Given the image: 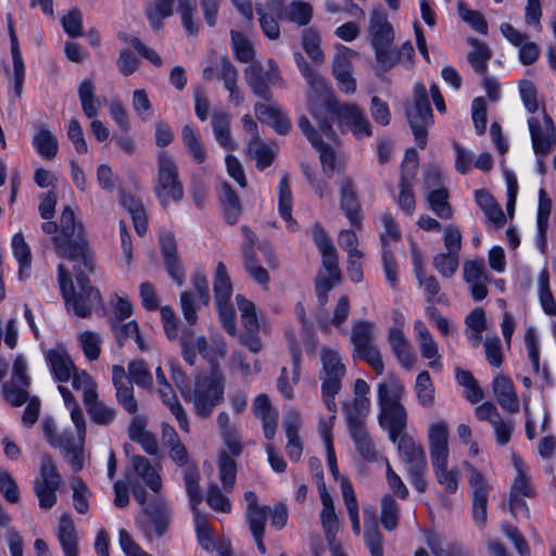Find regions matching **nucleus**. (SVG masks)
Segmentation results:
<instances>
[{"label":"nucleus","mask_w":556,"mask_h":556,"mask_svg":"<svg viewBox=\"0 0 556 556\" xmlns=\"http://www.w3.org/2000/svg\"><path fill=\"white\" fill-rule=\"evenodd\" d=\"M320 131L333 140L337 135L332 127L336 117L342 132L351 131L357 139L372 136V126L366 113L356 103H340L332 91L309 111Z\"/></svg>","instance_id":"1"},{"label":"nucleus","mask_w":556,"mask_h":556,"mask_svg":"<svg viewBox=\"0 0 556 556\" xmlns=\"http://www.w3.org/2000/svg\"><path fill=\"white\" fill-rule=\"evenodd\" d=\"M59 236L53 237L55 253L62 258L72 262H81L88 273H93L96 268V258L89 248L85 236L84 226L75 218L71 206H65L60 216Z\"/></svg>","instance_id":"2"},{"label":"nucleus","mask_w":556,"mask_h":556,"mask_svg":"<svg viewBox=\"0 0 556 556\" xmlns=\"http://www.w3.org/2000/svg\"><path fill=\"white\" fill-rule=\"evenodd\" d=\"M74 275L78 286L75 290L72 275L64 264L58 266L60 289L65 301L66 309L81 318L89 317L96 304H101L102 296L98 289L91 286L88 271L81 262L75 263Z\"/></svg>","instance_id":"3"},{"label":"nucleus","mask_w":556,"mask_h":556,"mask_svg":"<svg viewBox=\"0 0 556 556\" xmlns=\"http://www.w3.org/2000/svg\"><path fill=\"white\" fill-rule=\"evenodd\" d=\"M404 386L393 375L378 386V401L380 406L379 425L389 432L392 442L407 432V412L401 403Z\"/></svg>","instance_id":"4"},{"label":"nucleus","mask_w":556,"mask_h":556,"mask_svg":"<svg viewBox=\"0 0 556 556\" xmlns=\"http://www.w3.org/2000/svg\"><path fill=\"white\" fill-rule=\"evenodd\" d=\"M226 377L219 365H214L208 376L198 375L190 391H184V400L191 402L194 413L208 419L216 406L224 402Z\"/></svg>","instance_id":"5"},{"label":"nucleus","mask_w":556,"mask_h":556,"mask_svg":"<svg viewBox=\"0 0 556 556\" xmlns=\"http://www.w3.org/2000/svg\"><path fill=\"white\" fill-rule=\"evenodd\" d=\"M368 35L379 67L382 71L393 68L395 56L391 52V47L394 42V29L387 14L379 9L370 12Z\"/></svg>","instance_id":"6"},{"label":"nucleus","mask_w":556,"mask_h":556,"mask_svg":"<svg viewBox=\"0 0 556 556\" xmlns=\"http://www.w3.org/2000/svg\"><path fill=\"white\" fill-rule=\"evenodd\" d=\"M155 197L164 208L169 201L179 202L184 198V186L174 157L165 150L157 154V177L153 187Z\"/></svg>","instance_id":"7"},{"label":"nucleus","mask_w":556,"mask_h":556,"mask_svg":"<svg viewBox=\"0 0 556 556\" xmlns=\"http://www.w3.org/2000/svg\"><path fill=\"white\" fill-rule=\"evenodd\" d=\"M405 113L417 146L425 149L428 141V128L433 123V114L424 84L415 85L414 102L406 105Z\"/></svg>","instance_id":"8"},{"label":"nucleus","mask_w":556,"mask_h":556,"mask_svg":"<svg viewBox=\"0 0 556 556\" xmlns=\"http://www.w3.org/2000/svg\"><path fill=\"white\" fill-rule=\"evenodd\" d=\"M172 510L165 498L157 496L141 508L137 517V525L148 540L152 539V532L159 538L163 536L169 527Z\"/></svg>","instance_id":"9"},{"label":"nucleus","mask_w":556,"mask_h":556,"mask_svg":"<svg viewBox=\"0 0 556 556\" xmlns=\"http://www.w3.org/2000/svg\"><path fill=\"white\" fill-rule=\"evenodd\" d=\"M244 80L252 93L270 103L274 99L271 87L280 79L279 70L264 71L261 62H253L243 72Z\"/></svg>","instance_id":"10"},{"label":"nucleus","mask_w":556,"mask_h":556,"mask_svg":"<svg viewBox=\"0 0 556 556\" xmlns=\"http://www.w3.org/2000/svg\"><path fill=\"white\" fill-rule=\"evenodd\" d=\"M528 126L534 153L545 157L556 146V129L552 117L544 111V127L535 117L528 119Z\"/></svg>","instance_id":"11"},{"label":"nucleus","mask_w":556,"mask_h":556,"mask_svg":"<svg viewBox=\"0 0 556 556\" xmlns=\"http://www.w3.org/2000/svg\"><path fill=\"white\" fill-rule=\"evenodd\" d=\"M293 56L301 74L309 85V91L307 92V106L308 111H311L315 104H318L328 93L331 92V89L327 81L309 66L300 52H295Z\"/></svg>","instance_id":"12"},{"label":"nucleus","mask_w":556,"mask_h":556,"mask_svg":"<svg viewBox=\"0 0 556 556\" xmlns=\"http://www.w3.org/2000/svg\"><path fill=\"white\" fill-rule=\"evenodd\" d=\"M76 434L72 430H64L61 433L56 432L55 425L51 418H46L42 421V431L48 443L54 447L65 451L80 443L85 442L86 438V421L83 419L80 424H74Z\"/></svg>","instance_id":"13"},{"label":"nucleus","mask_w":556,"mask_h":556,"mask_svg":"<svg viewBox=\"0 0 556 556\" xmlns=\"http://www.w3.org/2000/svg\"><path fill=\"white\" fill-rule=\"evenodd\" d=\"M468 482L472 488V514L475 520L482 527L486 521L488 496L491 485L477 468L471 465H468Z\"/></svg>","instance_id":"14"},{"label":"nucleus","mask_w":556,"mask_h":556,"mask_svg":"<svg viewBox=\"0 0 556 556\" xmlns=\"http://www.w3.org/2000/svg\"><path fill=\"white\" fill-rule=\"evenodd\" d=\"M429 450L433 470L446 468L448 459V430L444 421L429 428Z\"/></svg>","instance_id":"15"},{"label":"nucleus","mask_w":556,"mask_h":556,"mask_svg":"<svg viewBox=\"0 0 556 556\" xmlns=\"http://www.w3.org/2000/svg\"><path fill=\"white\" fill-rule=\"evenodd\" d=\"M112 381L115 389L117 404L129 415H136L139 410L138 401L134 394V386L126 375L123 366L112 367Z\"/></svg>","instance_id":"16"},{"label":"nucleus","mask_w":556,"mask_h":556,"mask_svg":"<svg viewBox=\"0 0 556 556\" xmlns=\"http://www.w3.org/2000/svg\"><path fill=\"white\" fill-rule=\"evenodd\" d=\"M323 369L319 378L321 387H328L331 390L342 387V379L345 375V366L341 362L339 354L330 349H323L321 354Z\"/></svg>","instance_id":"17"},{"label":"nucleus","mask_w":556,"mask_h":556,"mask_svg":"<svg viewBox=\"0 0 556 556\" xmlns=\"http://www.w3.org/2000/svg\"><path fill=\"white\" fill-rule=\"evenodd\" d=\"M348 430L359 457L368 463L376 462L378 459V451L365 425H361L357 420L352 419L349 421Z\"/></svg>","instance_id":"18"},{"label":"nucleus","mask_w":556,"mask_h":556,"mask_svg":"<svg viewBox=\"0 0 556 556\" xmlns=\"http://www.w3.org/2000/svg\"><path fill=\"white\" fill-rule=\"evenodd\" d=\"M254 113L261 123L268 124L279 135H287L291 129L290 119L285 116L280 106L276 103L256 102Z\"/></svg>","instance_id":"19"},{"label":"nucleus","mask_w":556,"mask_h":556,"mask_svg":"<svg viewBox=\"0 0 556 556\" xmlns=\"http://www.w3.org/2000/svg\"><path fill=\"white\" fill-rule=\"evenodd\" d=\"M340 205L350 223L355 227H361V204L357 200L354 185L351 178H345L341 184Z\"/></svg>","instance_id":"20"},{"label":"nucleus","mask_w":556,"mask_h":556,"mask_svg":"<svg viewBox=\"0 0 556 556\" xmlns=\"http://www.w3.org/2000/svg\"><path fill=\"white\" fill-rule=\"evenodd\" d=\"M231 117L229 113L215 110L212 113L211 125L217 143L225 150H237L238 143L235 141L230 129Z\"/></svg>","instance_id":"21"},{"label":"nucleus","mask_w":556,"mask_h":556,"mask_svg":"<svg viewBox=\"0 0 556 556\" xmlns=\"http://www.w3.org/2000/svg\"><path fill=\"white\" fill-rule=\"evenodd\" d=\"M492 387L493 393L503 409L511 414L519 410L518 397L509 378L498 375L494 378Z\"/></svg>","instance_id":"22"},{"label":"nucleus","mask_w":556,"mask_h":556,"mask_svg":"<svg viewBox=\"0 0 556 556\" xmlns=\"http://www.w3.org/2000/svg\"><path fill=\"white\" fill-rule=\"evenodd\" d=\"M397 446V452L402 460L410 466L424 465L427 463V456L424 447L416 443L415 440L408 434L397 437V440L393 442Z\"/></svg>","instance_id":"23"},{"label":"nucleus","mask_w":556,"mask_h":556,"mask_svg":"<svg viewBox=\"0 0 556 556\" xmlns=\"http://www.w3.org/2000/svg\"><path fill=\"white\" fill-rule=\"evenodd\" d=\"M388 342L390 343L392 352L399 363L403 367L410 369L414 365V357L410 353L409 343L402 329L399 327H391L389 329Z\"/></svg>","instance_id":"24"},{"label":"nucleus","mask_w":556,"mask_h":556,"mask_svg":"<svg viewBox=\"0 0 556 556\" xmlns=\"http://www.w3.org/2000/svg\"><path fill=\"white\" fill-rule=\"evenodd\" d=\"M219 200L227 224L235 225L242 213V205L236 191L228 182L220 185Z\"/></svg>","instance_id":"25"},{"label":"nucleus","mask_w":556,"mask_h":556,"mask_svg":"<svg viewBox=\"0 0 556 556\" xmlns=\"http://www.w3.org/2000/svg\"><path fill=\"white\" fill-rule=\"evenodd\" d=\"M58 538L65 556L78 554L77 533L74 521L68 514H63L60 517Z\"/></svg>","instance_id":"26"},{"label":"nucleus","mask_w":556,"mask_h":556,"mask_svg":"<svg viewBox=\"0 0 556 556\" xmlns=\"http://www.w3.org/2000/svg\"><path fill=\"white\" fill-rule=\"evenodd\" d=\"M131 465L136 473L142 479L147 486L155 493L160 492L162 488L161 477L148 458L140 455H134L131 457Z\"/></svg>","instance_id":"27"},{"label":"nucleus","mask_w":556,"mask_h":556,"mask_svg":"<svg viewBox=\"0 0 556 556\" xmlns=\"http://www.w3.org/2000/svg\"><path fill=\"white\" fill-rule=\"evenodd\" d=\"M365 518H370L369 523L365 520L364 539L371 556H383V539L382 534L375 522V509L365 508Z\"/></svg>","instance_id":"28"},{"label":"nucleus","mask_w":556,"mask_h":556,"mask_svg":"<svg viewBox=\"0 0 556 556\" xmlns=\"http://www.w3.org/2000/svg\"><path fill=\"white\" fill-rule=\"evenodd\" d=\"M476 202L482 208L488 219L497 228L506 223L502 207L486 190L480 189L476 191Z\"/></svg>","instance_id":"29"},{"label":"nucleus","mask_w":556,"mask_h":556,"mask_svg":"<svg viewBox=\"0 0 556 556\" xmlns=\"http://www.w3.org/2000/svg\"><path fill=\"white\" fill-rule=\"evenodd\" d=\"M159 394L163 403L169 408L170 413L176 417L179 427L188 432L189 421L188 416L182 405L177 400V396L169 383L159 387Z\"/></svg>","instance_id":"30"},{"label":"nucleus","mask_w":556,"mask_h":556,"mask_svg":"<svg viewBox=\"0 0 556 556\" xmlns=\"http://www.w3.org/2000/svg\"><path fill=\"white\" fill-rule=\"evenodd\" d=\"M33 146L37 153L45 160L54 159L59 151L55 135L46 127H41L34 135Z\"/></svg>","instance_id":"31"},{"label":"nucleus","mask_w":556,"mask_h":556,"mask_svg":"<svg viewBox=\"0 0 556 556\" xmlns=\"http://www.w3.org/2000/svg\"><path fill=\"white\" fill-rule=\"evenodd\" d=\"M47 361L50 364L51 370L55 376L56 380L61 382H67L72 377L74 365L70 356L59 350H50L47 353Z\"/></svg>","instance_id":"32"},{"label":"nucleus","mask_w":556,"mask_h":556,"mask_svg":"<svg viewBox=\"0 0 556 556\" xmlns=\"http://www.w3.org/2000/svg\"><path fill=\"white\" fill-rule=\"evenodd\" d=\"M472 50L468 53L467 60L476 73L484 74L488 70V62L492 56L489 46L477 38H469Z\"/></svg>","instance_id":"33"},{"label":"nucleus","mask_w":556,"mask_h":556,"mask_svg":"<svg viewBox=\"0 0 556 556\" xmlns=\"http://www.w3.org/2000/svg\"><path fill=\"white\" fill-rule=\"evenodd\" d=\"M247 154L255 160L256 167L264 170L270 166L275 160L276 153L262 138L257 140H250L247 147Z\"/></svg>","instance_id":"34"},{"label":"nucleus","mask_w":556,"mask_h":556,"mask_svg":"<svg viewBox=\"0 0 556 556\" xmlns=\"http://www.w3.org/2000/svg\"><path fill=\"white\" fill-rule=\"evenodd\" d=\"M214 293L216 304L230 303L232 294V283L227 274L226 266L223 262H218L214 279Z\"/></svg>","instance_id":"35"},{"label":"nucleus","mask_w":556,"mask_h":556,"mask_svg":"<svg viewBox=\"0 0 556 556\" xmlns=\"http://www.w3.org/2000/svg\"><path fill=\"white\" fill-rule=\"evenodd\" d=\"M278 189L280 216L288 223V229L293 232L298 229V224L292 217V194L287 177L279 181Z\"/></svg>","instance_id":"36"},{"label":"nucleus","mask_w":556,"mask_h":556,"mask_svg":"<svg viewBox=\"0 0 556 556\" xmlns=\"http://www.w3.org/2000/svg\"><path fill=\"white\" fill-rule=\"evenodd\" d=\"M184 481L192 511L199 510L198 505L203 496L200 489V473L194 466L187 467L184 472Z\"/></svg>","instance_id":"37"},{"label":"nucleus","mask_w":556,"mask_h":556,"mask_svg":"<svg viewBox=\"0 0 556 556\" xmlns=\"http://www.w3.org/2000/svg\"><path fill=\"white\" fill-rule=\"evenodd\" d=\"M283 17L299 26H305L313 17V8L305 1L293 0L283 10Z\"/></svg>","instance_id":"38"},{"label":"nucleus","mask_w":556,"mask_h":556,"mask_svg":"<svg viewBox=\"0 0 556 556\" xmlns=\"http://www.w3.org/2000/svg\"><path fill=\"white\" fill-rule=\"evenodd\" d=\"M447 199L448 191L445 188L431 190L427 198L430 208L442 219H450L453 216V210Z\"/></svg>","instance_id":"39"},{"label":"nucleus","mask_w":556,"mask_h":556,"mask_svg":"<svg viewBox=\"0 0 556 556\" xmlns=\"http://www.w3.org/2000/svg\"><path fill=\"white\" fill-rule=\"evenodd\" d=\"M374 324L369 320H355L352 326L351 342L354 345V352L372 344Z\"/></svg>","instance_id":"40"},{"label":"nucleus","mask_w":556,"mask_h":556,"mask_svg":"<svg viewBox=\"0 0 556 556\" xmlns=\"http://www.w3.org/2000/svg\"><path fill=\"white\" fill-rule=\"evenodd\" d=\"M415 393L419 404L424 407H431L434 403V387L427 370L418 374L415 382Z\"/></svg>","instance_id":"41"},{"label":"nucleus","mask_w":556,"mask_h":556,"mask_svg":"<svg viewBox=\"0 0 556 556\" xmlns=\"http://www.w3.org/2000/svg\"><path fill=\"white\" fill-rule=\"evenodd\" d=\"M40 476L34 482L39 484L60 486L62 477L58 471L56 465L50 454H42L39 469Z\"/></svg>","instance_id":"42"},{"label":"nucleus","mask_w":556,"mask_h":556,"mask_svg":"<svg viewBox=\"0 0 556 556\" xmlns=\"http://www.w3.org/2000/svg\"><path fill=\"white\" fill-rule=\"evenodd\" d=\"M400 519V506L389 494L381 498L380 521L384 529L392 531L396 529Z\"/></svg>","instance_id":"43"},{"label":"nucleus","mask_w":556,"mask_h":556,"mask_svg":"<svg viewBox=\"0 0 556 556\" xmlns=\"http://www.w3.org/2000/svg\"><path fill=\"white\" fill-rule=\"evenodd\" d=\"M219 478L226 491L233 488L237 476V462L226 451L218 456Z\"/></svg>","instance_id":"44"},{"label":"nucleus","mask_w":556,"mask_h":556,"mask_svg":"<svg viewBox=\"0 0 556 556\" xmlns=\"http://www.w3.org/2000/svg\"><path fill=\"white\" fill-rule=\"evenodd\" d=\"M127 377L131 383H136L143 389L152 388V375L142 359L131 361L127 367Z\"/></svg>","instance_id":"45"},{"label":"nucleus","mask_w":556,"mask_h":556,"mask_svg":"<svg viewBox=\"0 0 556 556\" xmlns=\"http://www.w3.org/2000/svg\"><path fill=\"white\" fill-rule=\"evenodd\" d=\"M302 47L306 54L316 64H321L325 60V55L320 49V35L314 28H307L303 31Z\"/></svg>","instance_id":"46"},{"label":"nucleus","mask_w":556,"mask_h":556,"mask_svg":"<svg viewBox=\"0 0 556 556\" xmlns=\"http://www.w3.org/2000/svg\"><path fill=\"white\" fill-rule=\"evenodd\" d=\"M12 250L15 258L20 263L18 276L23 279L25 270H29L31 263L30 249L27 245L22 232H17L12 238Z\"/></svg>","instance_id":"47"},{"label":"nucleus","mask_w":556,"mask_h":556,"mask_svg":"<svg viewBox=\"0 0 556 556\" xmlns=\"http://www.w3.org/2000/svg\"><path fill=\"white\" fill-rule=\"evenodd\" d=\"M432 266L443 278H451L459 266V255L448 252L438 253L432 258Z\"/></svg>","instance_id":"48"},{"label":"nucleus","mask_w":556,"mask_h":556,"mask_svg":"<svg viewBox=\"0 0 556 556\" xmlns=\"http://www.w3.org/2000/svg\"><path fill=\"white\" fill-rule=\"evenodd\" d=\"M457 11L460 20L470 25L472 29L482 35L488 33V23L481 12L467 8L464 1H458Z\"/></svg>","instance_id":"49"},{"label":"nucleus","mask_w":556,"mask_h":556,"mask_svg":"<svg viewBox=\"0 0 556 556\" xmlns=\"http://www.w3.org/2000/svg\"><path fill=\"white\" fill-rule=\"evenodd\" d=\"M414 178L400 177V193L397 204L407 215H412L415 211L416 200L414 194Z\"/></svg>","instance_id":"50"},{"label":"nucleus","mask_w":556,"mask_h":556,"mask_svg":"<svg viewBox=\"0 0 556 556\" xmlns=\"http://www.w3.org/2000/svg\"><path fill=\"white\" fill-rule=\"evenodd\" d=\"M178 1V11L181 14V22L184 28L188 33L189 36H197L199 33V26L194 21V15L197 12L195 0H177Z\"/></svg>","instance_id":"51"},{"label":"nucleus","mask_w":556,"mask_h":556,"mask_svg":"<svg viewBox=\"0 0 556 556\" xmlns=\"http://www.w3.org/2000/svg\"><path fill=\"white\" fill-rule=\"evenodd\" d=\"M231 40L237 60L242 63H253L254 49L250 40L241 33L231 30Z\"/></svg>","instance_id":"52"},{"label":"nucleus","mask_w":556,"mask_h":556,"mask_svg":"<svg viewBox=\"0 0 556 556\" xmlns=\"http://www.w3.org/2000/svg\"><path fill=\"white\" fill-rule=\"evenodd\" d=\"M300 424L301 417L296 410H291L285 415L282 427L288 439L287 446H303L299 437Z\"/></svg>","instance_id":"53"},{"label":"nucleus","mask_w":556,"mask_h":556,"mask_svg":"<svg viewBox=\"0 0 556 556\" xmlns=\"http://www.w3.org/2000/svg\"><path fill=\"white\" fill-rule=\"evenodd\" d=\"M80 346L89 361H96L101 353V339L97 332L85 330L79 334Z\"/></svg>","instance_id":"54"},{"label":"nucleus","mask_w":556,"mask_h":556,"mask_svg":"<svg viewBox=\"0 0 556 556\" xmlns=\"http://www.w3.org/2000/svg\"><path fill=\"white\" fill-rule=\"evenodd\" d=\"M540 283V302L547 315L556 316V302L554 300L553 293L549 289V277L546 270H543L540 275L539 279Z\"/></svg>","instance_id":"55"},{"label":"nucleus","mask_w":556,"mask_h":556,"mask_svg":"<svg viewBox=\"0 0 556 556\" xmlns=\"http://www.w3.org/2000/svg\"><path fill=\"white\" fill-rule=\"evenodd\" d=\"M73 490L74 508L78 514H86L89 509L87 495L89 493L87 484L79 477H74L71 482Z\"/></svg>","instance_id":"56"},{"label":"nucleus","mask_w":556,"mask_h":556,"mask_svg":"<svg viewBox=\"0 0 556 556\" xmlns=\"http://www.w3.org/2000/svg\"><path fill=\"white\" fill-rule=\"evenodd\" d=\"M192 514L198 541L204 549L210 551L213 546V536L207 519L200 510L192 511Z\"/></svg>","instance_id":"57"},{"label":"nucleus","mask_w":556,"mask_h":556,"mask_svg":"<svg viewBox=\"0 0 556 556\" xmlns=\"http://www.w3.org/2000/svg\"><path fill=\"white\" fill-rule=\"evenodd\" d=\"M268 514V506H262L258 508L247 510L245 517L252 534H264Z\"/></svg>","instance_id":"58"},{"label":"nucleus","mask_w":556,"mask_h":556,"mask_svg":"<svg viewBox=\"0 0 556 556\" xmlns=\"http://www.w3.org/2000/svg\"><path fill=\"white\" fill-rule=\"evenodd\" d=\"M369 406L370 403L368 397L354 396L353 406L344 409L346 427H349V421L352 419L357 420L361 425H365V418L369 412Z\"/></svg>","instance_id":"59"},{"label":"nucleus","mask_w":556,"mask_h":556,"mask_svg":"<svg viewBox=\"0 0 556 556\" xmlns=\"http://www.w3.org/2000/svg\"><path fill=\"white\" fill-rule=\"evenodd\" d=\"M65 33L71 38H77L83 35V14L79 9L74 8L68 11L61 20Z\"/></svg>","instance_id":"60"},{"label":"nucleus","mask_w":556,"mask_h":556,"mask_svg":"<svg viewBox=\"0 0 556 556\" xmlns=\"http://www.w3.org/2000/svg\"><path fill=\"white\" fill-rule=\"evenodd\" d=\"M110 323L111 329L119 346H123L124 342L128 338H134L135 334H138L139 326L138 323L135 320H129L127 323H123L119 320H110Z\"/></svg>","instance_id":"61"},{"label":"nucleus","mask_w":556,"mask_h":556,"mask_svg":"<svg viewBox=\"0 0 556 556\" xmlns=\"http://www.w3.org/2000/svg\"><path fill=\"white\" fill-rule=\"evenodd\" d=\"M433 471L439 484L444 488L445 492L453 494L457 491L460 479V473L457 468L448 470L446 467Z\"/></svg>","instance_id":"62"},{"label":"nucleus","mask_w":556,"mask_h":556,"mask_svg":"<svg viewBox=\"0 0 556 556\" xmlns=\"http://www.w3.org/2000/svg\"><path fill=\"white\" fill-rule=\"evenodd\" d=\"M355 354L371 366L377 375L383 374L384 365L382 356L379 349L374 343L355 351L354 355Z\"/></svg>","instance_id":"63"},{"label":"nucleus","mask_w":556,"mask_h":556,"mask_svg":"<svg viewBox=\"0 0 556 556\" xmlns=\"http://www.w3.org/2000/svg\"><path fill=\"white\" fill-rule=\"evenodd\" d=\"M341 281H336L334 276H326L319 271L315 279V291L318 303L325 306L328 302V293L338 286Z\"/></svg>","instance_id":"64"}]
</instances>
